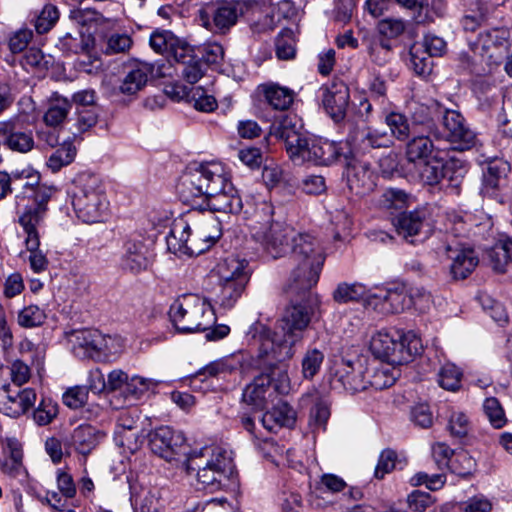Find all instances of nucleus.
<instances>
[{
  "label": "nucleus",
  "instance_id": "cd10ccee",
  "mask_svg": "<svg viewBox=\"0 0 512 512\" xmlns=\"http://www.w3.org/2000/svg\"><path fill=\"white\" fill-rule=\"evenodd\" d=\"M296 421V412L286 402H278L262 419V425L270 432H276L282 427H292Z\"/></svg>",
  "mask_w": 512,
  "mask_h": 512
},
{
  "label": "nucleus",
  "instance_id": "5fc2aeb1",
  "mask_svg": "<svg viewBox=\"0 0 512 512\" xmlns=\"http://www.w3.org/2000/svg\"><path fill=\"white\" fill-rule=\"evenodd\" d=\"M45 320V311L37 305L26 306L17 315V323L23 328L39 327Z\"/></svg>",
  "mask_w": 512,
  "mask_h": 512
},
{
  "label": "nucleus",
  "instance_id": "e433bc0d",
  "mask_svg": "<svg viewBox=\"0 0 512 512\" xmlns=\"http://www.w3.org/2000/svg\"><path fill=\"white\" fill-rule=\"evenodd\" d=\"M241 365L240 360L235 356H227L210 362L201 368L194 376L193 380L204 377H223L237 370Z\"/></svg>",
  "mask_w": 512,
  "mask_h": 512
},
{
  "label": "nucleus",
  "instance_id": "0e129e2a",
  "mask_svg": "<svg viewBox=\"0 0 512 512\" xmlns=\"http://www.w3.org/2000/svg\"><path fill=\"white\" fill-rule=\"evenodd\" d=\"M474 467V459L466 451L462 450L453 455L449 470L459 476H467L471 474Z\"/></svg>",
  "mask_w": 512,
  "mask_h": 512
},
{
  "label": "nucleus",
  "instance_id": "f704fd0d",
  "mask_svg": "<svg viewBox=\"0 0 512 512\" xmlns=\"http://www.w3.org/2000/svg\"><path fill=\"white\" fill-rule=\"evenodd\" d=\"M373 293L361 283H340L333 292V299L337 303L358 302L364 300L369 306L370 296Z\"/></svg>",
  "mask_w": 512,
  "mask_h": 512
},
{
  "label": "nucleus",
  "instance_id": "a18cd8bd",
  "mask_svg": "<svg viewBox=\"0 0 512 512\" xmlns=\"http://www.w3.org/2000/svg\"><path fill=\"white\" fill-rule=\"evenodd\" d=\"M385 123L391 131V135L399 141H406L415 132L410 127L407 117L399 112H390L385 116Z\"/></svg>",
  "mask_w": 512,
  "mask_h": 512
},
{
  "label": "nucleus",
  "instance_id": "37998d69",
  "mask_svg": "<svg viewBox=\"0 0 512 512\" xmlns=\"http://www.w3.org/2000/svg\"><path fill=\"white\" fill-rule=\"evenodd\" d=\"M357 140H359L360 148L366 151L371 148H386L392 145L391 136L378 129L365 128L358 132Z\"/></svg>",
  "mask_w": 512,
  "mask_h": 512
},
{
  "label": "nucleus",
  "instance_id": "473e14b6",
  "mask_svg": "<svg viewBox=\"0 0 512 512\" xmlns=\"http://www.w3.org/2000/svg\"><path fill=\"white\" fill-rule=\"evenodd\" d=\"M45 213L43 208H32V206H29L19 214L18 222L26 234L24 243L29 242L30 245H34L35 241L40 240L38 227L43 221Z\"/></svg>",
  "mask_w": 512,
  "mask_h": 512
},
{
  "label": "nucleus",
  "instance_id": "8fccbe9b",
  "mask_svg": "<svg viewBox=\"0 0 512 512\" xmlns=\"http://www.w3.org/2000/svg\"><path fill=\"white\" fill-rule=\"evenodd\" d=\"M471 428L469 417L460 410L452 409L447 419V430L454 438L462 439L468 435Z\"/></svg>",
  "mask_w": 512,
  "mask_h": 512
},
{
  "label": "nucleus",
  "instance_id": "bf43d9fd",
  "mask_svg": "<svg viewBox=\"0 0 512 512\" xmlns=\"http://www.w3.org/2000/svg\"><path fill=\"white\" fill-rule=\"evenodd\" d=\"M483 411L493 427L499 429L505 425V413L497 398H486L483 403Z\"/></svg>",
  "mask_w": 512,
  "mask_h": 512
},
{
  "label": "nucleus",
  "instance_id": "393cba45",
  "mask_svg": "<svg viewBox=\"0 0 512 512\" xmlns=\"http://www.w3.org/2000/svg\"><path fill=\"white\" fill-rule=\"evenodd\" d=\"M333 381L352 393L367 389L362 367L360 365L357 368L354 367L351 361L342 360L338 364Z\"/></svg>",
  "mask_w": 512,
  "mask_h": 512
},
{
  "label": "nucleus",
  "instance_id": "dca6fc26",
  "mask_svg": "<svg viewBox=\"0 0 512 512\" xmlns=\"http://www.w3.org/2000/svg\"><path fill=\"white\" fill-rule=\"evenodd\" d=\"M148 437L151 451L167 461L174 459L185 442L182 432L168 426L156 428Z\"/></svg>",
  "mask_w": 512,
  "mask_h": 512
},
{
  "label": "nucleus",
  "instance_id": "ea45409f",
  "mask_svg": "<svg viewBox=\"0 0 512 512\" xmlns=\"http://www.w3.org/2000/svg\"><path fill=\"white\" fill-rule=\"evenodd\" d=\"M493 269L503 273L512 266V239L506 238L497 242L488 252Z\"/></svg>",
  "mask_w": 512,
  "mask_h": 512
},
{
  "label": "nucleus",
  "instance_id": "aec40b11",
  "mask_svg": "<svg viewBox=\"0 0 512 512\" xmlns=\"http://www.w3.org/2000/svg\"><path fill=\"white\" fill-rule=\"evenodd\" d=\"M322 103L326 112L335 121L344 119L349 103V89L343 82H334L323 89Z\"/></svg>",
  "mask_w": 512,
  "mask_h": 512
},
{
  "label": "nucleus",
  "instance_id": "13d9d810",
  "mask_svg": "<svg viewBox=\"0 0 512 512\" xmlns=\"http://www.w3.org/2000/svg\"><path fill=\"white\" fill-rule=\"evenodd\" d=\"M187 97L188 101L198 111L212 112L217 107L215 97L207 94L202 87L192 88Z\"/></svg>",
  "mask_w": 512,
  "mask_h": 512
},
{
  "label": "nucleus",
  "instance_id": "603ef678",
  "mask_svg": "<svg viewBox=\"0 0 512 512\" xmlns=\"http://www.w3.org/2000/svg\"><path fill=\"white\" fill-rule=\"evenodd\" d=\"M244 213L251 219V231L253 225L269 226L270 224L276 222L272 220L274 213L273 205L266 200L256 202L252 212L245 210Z\"/></svg>",
  "mask_w": 512,
  "mask_h": 512
},
{
  "label": "nucleus",
  "instance_id": "6e6552de",
  "mask_svg": "<svg viewBox=\"0 0 512 512\" xmlns=\"http://www.w3.org/2000/svg\"><path fill=\"white\" fill-rule=\"evenodd\" d=\"M216 272L218 290L214 301L224 309H231L250 279L248 262L238 256L230 255L218 263Z\"/></svg>",
  "mask_w": 512,
  "mask_h": 512
},
{
  "label": "nucleus",
  "instance_id": "412c9836",
  "mask_svg": "<svg viewBox=\"0 0 512 512\" xmlns=\"http://www.w3.org/2000/svg\"><path fill=\"white\" fill-rule=\"evenodd\" d=\"M204 228H212V231L197 229L194 233L191 232V236L188 241L189 256L204 253L220 238L222 234L220 221L212 215L205 216Z\"/></svg>",
  "mask_w": 512,
  "mask_h": 512
},
{
  "label": "nucleus",
  "instance_id": "338daca9",
  "mask_svg": "<svg viewBox=\"0 0 512 512\" xmlns=\"http://www.w3.org/2000/svg\"><path fill=\"white\" fill-rule=\"evenodd\" d=\"M149 43L156 53L164 54L173 49L177 39L169 31H155L151 34Z\"/></svg>",
  "mask_w": 512,
  "mask_h": 512
},
{
  "label": "nucleus",
  "instance_id": "3c124183",
  "mask_svg": "<svg viewBox=\"0 0 512 512\" xmlns=\"http://www.w3.org/2000/svg\"><path fill=\"white\" fill-rule=\"evenodd\" d=\"M324 361V352L318 348H309L301 361L302 375L305 379H312L321 369Z\"/></svg>",
  "mask_w": 512,
  "mask_h": 512
},
{
  "label": "nucleus",
  "instance_id": "1a4fd4ad",
  "mask_svg": "<svg viewBox=\"0 0 512 512\" xmlns=\"http://www.w3.org/2000/svg\"><path fill=\"white\" fill-rule=\"evenodd\" d=\"M245 5L240 1L219 0L208 2L198 9L199 25L214 34H226L244 14Z\"/></svg>",
  "mask_w": 512,
  "mask_h": 512
},
{
  "label": "nucleus",
  "instance_id": "f8f14e48",
  "mask_svg": "<svg viewBox=\"0 0 512 512\" xmlns=\"http://www.w3.org/2000/svg\"><path fill=\"white\" fill-rule=\"evenodd\" d=\"M443 126L446 130V138L454 150L465 151L476 147L479 143L478 136L466 123L465 118L456 110H445Z\"/></svg>",
  "mask_w": 512,
  "mask_h": 512
},
{
  "label": "nucleus",
  "instance_id": "20e7f679",
  "mask_svg": "<svg viewBox=\"0 0 512 512\" xmlns=\"http://www.w3.org/2000/svg\"><path fill=\"white\" fill-rule=\"evenodd\" d=\"M186 470L189 474L196 472L198 484L211 492L228 486L236 474L232 452L222 447L193 452L187 459Z\"/></svg>",
  "mask_w": 512,
  "mask_h": 512
},
{
  "label": "nucleus",
  "instance_id": "7ed1b4c3",
  "mask_svg": "<svg viewBox=\"0 0 512 512\" xmlns=\"http://www.w3.org/2000/svg\"><path fill=\"white\" fill-rule=\"evenodd\" d=\"M180 199L193 208L196 199L202 198L209 210L237 214L243 209V202L231 183L224 167L216 162L199 164L184 173L177 185Z\"/></svg>",
  "mask_w": 512,
  "mask_h": 512
},
{
  "label": "nucleus",
  "instance_id": "f257e3e1",
  "mask_svg": "<svg viewBox=\"0 0 512 512\" xmlns=\"http://www.w3.org/2000/svg\"><path fill=\"white\" fill-rule=\"evenodd\" d=\"M252 237L273 258L292 252L291 258L297 267L289 279L290 291L305 292L318 283L325 255L315 238L297 234L291 226L278 221L269 226L253 225Z\"/></svg>",
  "mask_w": 512,
  "mask_h": 512
},
{
  "label": "nucleus",
  "instance_id": "4c0bfd02",
  "mask_svg": "<svg viewBox=\"0 0 512 512\" xmlns=\"http://www.w3.org/2000/svg\"><path fill=\"white\" fill-rule=\"evenodd\" d=\"M191 236V229L185 221L174 223L166 237L168 250L174 254L188 255V241Z\"/></svg>",
  "mask_w": 512,
  "mask_h": 512
},
{
  "label": "nucleus",
  "instance_id": "f03ea898",
  "mask_svg": "<svg viewBox=\"0 0 512 512\" xmlns=\"http://www.w3.org/2000/svg\"><path fill=\"white\" fill-rule=\"evenodd\" d=\"M299 290L292 292L289 283L286 292L291 298V304L285 309L278 327L283 336L279 337L261 323L250 326L247 337L259 343V357L272 365L277 361H286L294 355V345L302 339L303 331L308 327L311 317L319 308L320 300L317 294Z\"/></svg>",
  "mask_w": 512,
  "mask_h": 512
},
{
  "label": "nucleus",
  "instance_id": "774afa93",
  "mask_svg": "<svg viewBox=\"0 0 512 512\" xmlns=\"http://www.w3.org/2000/svg\"><path fill=\"white\" fill-rule=\"evenodd\" d=\"M57 413L58 406L56 403L51 400H42L33 412V419L38 425L45 426L56 417Z\"/></svg>",
  "mask_w": 512,
  "mask_h": 512
},
{
  "label": "nucleus",
  "instance_id": "09e8293b",
  "mask_svg": "<svg viewBox=\"0 0 512 512\" xmlns=\"http://www.w3.org/2000/svg\"><path fill=\"white\" fill-rule=\"evenodd\" d=\"M438 384L445 390L457 391L461 386L462 371L453 363H445L438 372Z\"/></svg>",
  "mask_w": 512,
  "mask_h": 512
},
{
  "label": "nucleus",
  "instance_id": "2f4dec72",
  "mask_svg": "<svg viewBox=\"0 0 512 512\" xmlns=\"http://www.w3.org/2000/svg\"><path fill=\"white\" fill-rule=\"evenodd\" d=\"M13 189L17 193L16 198H28L40 183L39 172L27 167L21 170L12 171Z\"/></svg>",
  "mask_w": 512,
  "mask_h": 512
},
{
  "label": "nucleus",
  "instance_id": "72a5a7b5",
  "mask_svg": "<svg viewBox=\"0 0 512 512\" xmlns=\"http://www.w3.org/2000/svg\"><path fill=\"white\" fill-rule=\"evenodd\" d=\"M5 448L9 455L2 463V472L12 477L22 475L25 472V468L22 462L23 452L21 444L16 438H7L5 440Z\"/></svg>",
  "mask_w": 512,
  "mask_h": 512
},
{
  "label": "nucleus",
  "instance_id": "9d476101",
  "mask_svg": "<svg viewBox=\"0 0 512 512\" xmlns=\"http://www.w3.org/2000/svg\"><path fill=\"white\" fill-rule=\"evenodd\" d=\"M476 50L480 49L481 56L486 59L489 72L497 67L507 55L510 47V31L505 27H497L479 34L473 44Z\"/></svg>",
  "mask_w": 512,
  "mask_h": 512
},
{
  "label": "nucleus",
  "instance_id": "c85d7f7f",
  "mask_svg": "<svg viewBox=\"0 0 512 512\" xmlns=\"http://www.w3.org/2000/svg\"><path fill=\"white\" fill-rule=\"evenodd\" d=\"M146 253V247L141 241H126L122 258L123 268L136 274L147 269L149 261Z\"/></svg>",
  "mask_w": 512,
  "mask_h": 512
},
{
  "label": "nucleus",
  "instance_id": "5701e85b",
  "mask_svg": "<svg viewBox=\"0 0 512 512\" xmlns=\"http://www.w3.org/2000/svg\"><path fill=\"white\" fill-rule=\"evenodd\" d=\"M405 156L410 163H421L438 155L440 148L429 135L416 131L406 140Z\"/></svg>",
  "mask_w": 512,
  "mask_h": 512
},
{
  "label": "nucleus",
  "instance_id": "4d7b16f0",
  "mask_svg": "<svg viewBox=\"0 0 512 512\" xmlns=\"http://www.w3.org/2000/svg\"><path fill=\"white\" fill-rule=\"evenodd\" d=\"M158 382L151 378H144L138 375L128 377L124 393L132 400H138L150 388L157 386Z\"/></svg>",
  "mask_w": 512,
  "mask_h": 512
},
{
  "label": "nucleus",
  "instance_id": "680f3d73",
  "mask_svg": "<svg viewBox=\"0 0 512 512\" xmlns=\"http://www.w3.org/2000/svg\"><path fill=\"white\" fill-rule=\"evenodd\" d=\"M276 55L279 59L289 60L295 55L293 32L289 29L283 30L276 38Z\"/></svg>",
  "mask_w": 512,
  "mask_h": 512
},
{
  "label": "nucleus",
  "instance_id": "052dcab7",
  "mask_svg": "<svg viewBox=\"0 0 512 512\" xmlns=\"http://www.w3.org/2000/svg\"><path fill=\"white\" fill-rule=\"evenodd\" d=\"M25 246L29 252L28 261L31 270L35 273L46 271L49 266V260L46 254L40 249V240L35 241L34 245L25 242Z\"/></svg>",
  "mask_w": 512,
  "mask_h": 512
},
{
  "label": "nucleus",
  "instance_id": "69168bd1",
  "mask_svg": "<svg viewBox=\"0 0 512 512\" xmlns=\"http://www.w3.org/2000/svg\"><path fill=\"white\" fill-rule=\"evenodd\" d=\"M377 28L381 36L394 39L404 33L406 24L401 18L387 17L378 23Z\"/></svg>",
  "mask_w": 512,
  "mask_h": 512
},
{
  "label": "nucleus",
  "instance_id": "6ab92c4d",
  "mask_svg": "<svg viewBox=\"0 0 512 512\" xmlns=\"http://www.w3.org/2000/svg\"><path fill=\"white\" fill-rule=\"evenodd\" d=\"M277 397L271 385L269 375L260 374L248 384L242 393V400L256 410H263L269 403H273Z\"/></svg>",
  "mask_w": 512,
  "mask_h": 512
},
{
  "label": "nucleus",
  "instance_id": "c756f323",
  "mask_svg": "<svg viewBox=\"0 0 512 512\" xmlns=\"http://www.w3.org/2000/svg\"><path fill=\"white\" fill-rule=\"evenodd\" d=\"M107 337L98 330H83L76 335L75 350H83L82 356L93 357L95 353H100L108 349Z\"/></svg>",
  "mask_w": 512,
  "mask_h": 512
},
{
  "label": "nucleus",
  "instance_id": "a878e982",
  "mask_svg": "<svg viewBox=\"0 0 512 512\" xmlns=\"http://www.w3.org/2000/svg\"><path fill=\"white\" fill-rule=\"evenodd\" d=\"M253 345L257 346L256 365L259 369L264 370L262 374L269 375L271 378V385L274 389V394L277 397L279 394H287L290 391V379L288 376L287 368L280 365L283 361H277L275 364H268L266 361L259 357V343L253 341Z\"/></svg>",
  "mask_w": 512,
  "mask_h": 512
},
{
  "label": "nucleus",
  "instance_id": "b1692460",
  "mask_svg": "<svg viewBox=\"0 0 512 512\" xmlns=\"http://www.w3.org/2000/svg\"><path fill=\"white\" fill-rule=\"evenodd\" d=\"M101 432L90 424H82L76 427L70 437L65 440V447H73L78 453L87 455L102 438Z\"/></svg>",
  "mask_w": 512,
  "mask_h": 512
},
{
  "label": "nucleus",
  "instance_id": "9b49d317",
  "mask_svg": "<svg viewBox=\"0 0 512 512\" xmlns=\"http://www.w3.org/2000/svg\"><path fill=\"white\" fill-rule=\"evenodd\" d=\"M0 143L18 153H28L35 145L32 131L24 127L18 114L0 121Z\"/></svg>",
  "mask_w": 512,
  "mask_h": 512
},
{
  "label": "nucleus",
  "instance_id": "a19ab883",
  "mask_svg": "<svg viewBox=\"0 0 512 512\" xmlns=\"http://www.w3.org/2000/svg\"><path fill=\"white\" fill-rule=\"evenodd\" d=\"M369 379L367 387L371 386L376 390H382L391 387L400 376V370L396 366L381 365L372 372L368 371Z\"/></svg>",
  "mask_w": 512,
  "mask_h": 512
},
{
  "label": "nucleus",
  "instance_id": "49530a36",
  "mask_svg": "<svg viewBox=\"0 0 512 512\" xmlns=\"http://www.w3.org/2000/svg\"><path fill=\"white\" fill-rule=\"evenodd\" d=\"M58 45L66 53L79 54L88 52L93 45V41L90 36L80 32L75 35L67 33L59 40Z\"/></svg>",
  "mask_w": 512,
  "mask_h": 512
},
{
  "label": "nucleus",
  "instance_id": "c03bdc74",
  "mask_svg": "<svg viewBox=\"0 0 512 512\" xmlns=\"http://www.w3.org/2000/svg\"><path fill=\"white\" fill-rule=\"evenodd\" d=\"M76 156V147L72 142L62 143L47 159L46 165L53 172L60 171L71 164Z\"/></svg>",
  "mask_w": 512,
  "mask_h": 512
},
{
  "label": "nucleus",
  "instance_id": "4468645a",
  "mask_svg": "<svg viewBox=\"0 0 512 512\" xmlns=\"http://www.w3.org/2000/svg\"><path fill=\"white\" fill-rule=\"evenodd\" d=\"M439 254L441 257H446V259L450 260V274L456 280L467 278L479 263L475 251L459 243L442 246L439 248Z\"/></svg>",
  "mask_w": 512,
  "mask_h": 512
},
{
  "label": "nucleus",
  "instance_id": "39448f33",
  "mask_svg": "<svg viewBox=\"0 0 512 512\" xmlns=\"http://www.w3.org/2000/svg\"><path fill=\"white\" fill-rule=\"evenodd\" d=\"M76 216L84 223L104 222L109 214V201L101 180L91 174H82L74 181L70 192Z\"/></svg>",
  "mask_w": 512,
  "mask_h": 512
},
{
  "label": "nucleus",
  "instance_id": "7c9ffc66",
  "mask_svg": "<svg viewBox=\"0 0 512 512\" xmlns=\"http://www.w3.org/2000/svg\"><path fill=\"white\" fill-rule=\"evenodd\" d=\"M424 216L419 211L401 213L394 221L399 236L407 242L414 244V237L418 235L423 226Z\"/></svg>",
  "mask_w": 512,
  "mask_h": 512
},
{
  "label": "nucleus",
  "instance_id": "bb28decb",
  "mask_svg": "<svg viewBox=\"0 0 512 512\" xmlns=\"http://www.w3.org/2000/svg\"><path fill=\"white\" fill-rule=\"evenodd\" d=\"M153 67L148 63H137L126 71L119 85V91L125 95H135L141 91L152 73Z\"/></svg>",
  "mask_w": 512,
  "mask_h": 512
},
{
  "label": "nucleus",
  "instance_id": "f3484780",
  "mask_svg": "<svg viewBox=\"0 0 512 512\" xmlns=\"http://www.w3.org/2000/svg\"><path fill=\"white\" fill-rule=\"evenodd\" d=\"M375 174L368 162L351 159L346 168L347 185L351 192L356 195L364 196L373 191L375 183Z\"/></svg>",
  "mask_w": 512,
  "mask_h": 512
},
{
  "label": "nucleus",
  "instance_id": "79ce46f5",
  "mask_svg": "<svg viewBox=\"0 0 512 512\" xmlns=\"http://www.w3.org/2000/svg\"><path fill=\"white\" fill-rule=\"evenodd\" d=\"M293 90L276 84L264 87V97L267 103L275 110H287L294 101Z\"/></svg>",
  "mask_w": 512,
  "mask_h": 512
},
{
  "label": "nucleus",
  "instance_id": "423d86ee",
  "mask_svg": "<svg viewBox=\"0 0 512 512\" xmlns=\"http://www.w3.org/2000/svg\"><path fill=\"white\" fill-rule=\"evenodd\" d=\"M422 349L421 339L412 331L381 330L370 340L371 353L391 366L411 362Z\"/></svg>",
  "mask_w": 512,
  "mask_h": 512
},
{
  "label": "nucleus",
  "instance_id": "6e6d98bb",
  "mask_svg": "<svg viewBox=\"0 0 512 512\" xmlns=\"http://www.w3.org/2000/svg\"><path fill=\"white\" fill-rule=\"evenodd\" d=\"M59 11L56 6L46 4L42 10L35 15L34 27L38 34L48 32L58 21Z\"/></svg>",
  "mask_w": 512,
  "mask_h": 512
},
{
  "label": "nucleus",
  "instance_id": "2eb2a0df",
  "mask_svg": "<svg viewBox=\"0 0 512 512\" xmlns=\"http://www.w3.org/2000/svg\"><path fill=\"white\" fill-rule=\"evenodd\" d=\"M36 402V392L32 388H13L3 385L0 388V412L11 418L25 414Z\"/></svg>",
  "mask_w": 512,
  "mask_h": 512
},
{
  "label": "nucleus",
  "instance_id": "a211bd4d",
  "mask_svg": "<svg viewBox=\"0 0 512 512\" xmlns=\"http://www.w3.org/2000/svg\"><path fill=\"white\" fill-rule=\"evenodd\" d=\"M301 127L295 115H285L271 127V134L284 141L290 159L297 155L306 139L300 132Z\"/></svg>",
  "mask_w": 512,
  "mask_h": 512
},
{
  "label": "nucleus",
  "instance_id": "c9c22d12",
  "mask_svg": "<svg viewBox=\"0 0 512 512\" xmlns=\"http://www.w3.org/2000/svg\"><path fill=\"white\" fill-rule=\"evenodd\" d=\"M446 2L444 0H419L414 8L413 18L418 24L433 22L442 18L446 13Z\"/></svg>",
  "mask_w": 512,
  "mask_h": 512
},
{
  "label": "nucleus",
  "instance_id": "ddd939ff",
  "mask_svg": "<svg viewBox=\"0 0 512 512\" xmlns=\"http://www.w3.org/2000/svg\"><path fill=\"white\" fill-rule=\"evenodd\" d=\"M341 156L340 146L325 139H305L297 155L291 159L296 164L311 162L315 165H329Z\"/></svg>",
  "mask_w": 512,
  "mask_h": 512
},
{
  "label": "nucleus",
  "instance_id": "864d4df0",
  "mask_svg": "<svg viewBox=\"0 0 512 512\" xmlns=\"http://www.w3.org/2000/svg\"><path fill=\"white\" fill-rule=\"evenodd\" d=\"M509 164L502 160H496L488 164L484 173V185L486 188L496 189L500 186L509 172Z\"/></svg>",
  "mask_w": 512,
  "mask_h": 512
},
{
  "label": "nucleus",
  "instance_id": "0eeeda50",
  "mask_svg": "<svg viewBox=\"0 0 512 512\" xmlns=\"http://www.w3.org/2000/svg\"><path fill=\"white\" fill-rule=\"evenodd\" d=\"M169 316L181 333L206 331L216 321L211 304L196 294H184L176 299L170 306Z\"/></svg>",
  "mask_w": 512,
  "mask_h": 512
},
{
  "label": "nucleus",
  "instance_id": "de8ad7c7",
  "mask_svg": "<svg viewBox=\"0 0 512 512\" xmlns=\"http://www.w3.org/2000/svg\"><path fill=\"white\" fill-rule=\"evenodd\" d=\"M421 163L419 177L424 184L434 186L443 181V161L438 155Z\"/></svg>",
  "mask_w": 512,
  "mask_h": 512
},
{
  "label": "nucleus",
  "instance_id": "58836bf2",
  "mask_svg": "<svg viewBox=\"0 0 512 512\" xmlns=\"http://www.w3.org/2000/svg\"><path fill=\"white\" fill-rule=\"evenodd\" d=\"M72 108L71 102L63 97H54L49 101L43 121L48 127H60Z\"/></svg>",
  "mask_w": 512,
  "mask_h": 512
},
{
  "label": "nucleus",
  "instance_id": "e2e57ef3",
  "mask_svg": "<svg viewBox=\"0 0 512 512\" xmlns=\"http://www.w3.org/2000/svg\"><path fill=\"white\" fill-rule=\"evenodd\" d=\"M408 194L398 188H388L381 196L380 203L387 209H402L407 205Z\"/></svg>",
  "mask_w": 512,
  "mask_h": 512
},
{
  "label": "nucleus",
  "instance_id": "4be33fe9",
  "mask_svg": "<svg viewBox=\"0 0 512 512\" xmlns=\"http://www.w3.org/2000/svg\"><path fill=\"white\" fill-rule=\"evenodd\" d=\"M370 298L369 306L383 314L401 313L411 305L409 296L400 290L379 289Z\"/></svg>",
  "mask_w": 512,
  "mask_h": 512
}]
</instances>
